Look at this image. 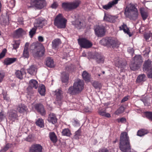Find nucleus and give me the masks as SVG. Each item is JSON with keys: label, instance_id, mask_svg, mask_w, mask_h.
Masks as SVG:
<instances>
[{"label": "nucleus", "instance_id": "obj_49", "mask_svg": "<svg viewBox=\"0 0 152 152\" xmlns=\"http://www.w3.org/2000/svg\"><path fill=\"white\" fill-rule=\"evenodd\" d=\"M145 106H149L150 104V101L148 98L144 97L141 99Z\"/></svg>", "mask_w": 152, "mask_h": 152}, {"label": "nucleus", "instance_id": "obj_38", "mask_svg": "<svg viewBox=\"0 0 152 152\" xmlns=\"http://www.w3.org/2000/svg\"><path fill=\"white\" fill-rule=\"evenodd\" d=\"M38 92L42 96H44L45 92V86L42 84L40 85L38 88Z\"/></svg>", "mask_w": 152, "mask_h": 152}, {"label": "nucleus", "instance_id": "obj_26", "mask_svg": "<svg viewBox=\"0 0 152 152\" xmlns=\"http://www.w3.org/2000/svg\"><path fill=\"white\" fill-rule=\"evenodd\" d=\"M115 62V65L116 66L123 69L126 66V63L122 61L121 59H118Z\"/></svg>", "mask_w": 152, "mask_h": 152}, {"label": "nucleus", "instance_id": "obj_2", "mask_svg": "<svg viewBox=\"0 0 152 152\" xmlns=\"http://www.w3.org/2000/svg\"><path fill=\"white\" fill-rule=\"evenodd\" d=\"M32 55L35 58H38L44 55L45 49L43 46L33 43L30 47Z\"/></svg>", "mask_w": 152, "mask_h": 152}, {"label": "nucleus", "instance_id": "obj_23", "mask_svg": "<svg viewBox=\"0 0 152 152\" xmlns=\"http://www.w3.org/2000/svg\"><path fill=\"white\" fill-rule=\"evenodd\" d=\"M94 58L98 63H103L104 62L103 56L98 53H96L94 55Z\"/></svg>", "mask_w": 152, "mask_h": 152}, {"label": "nucleus", "instance_id": "obj_22", "mask_svg": "<svg viewBox=\"0 0 152 152\" xmlns=\"http://www.w3.org/2000/svg\"><path fill=\"white\" fill-rule=\"evenodd\" d=\"M132 61L141 66L143 62L142 57L140 55H136L133 58Z\"/></svg>", "mask_w": 152, "mask_h": 152}, {"label": "nucleus", "instance_id": "obj_62", "mask_svg": "<svg viewBox=\"0 0 152 152\" xmlns=\"http://www.w3.org/2000/svg\"><path fill=\"white\" fill-rule=\"evenodd\" d=\"M99 152H109L108 150L106 148L101 149L99 151Z\"/></svg>", "mask_w": 152, "mask_h": 152}, {"label": "nucleus", "instance_id": "obj_7", "mask_svg": "<svg viewBox=\"0 0 152 152\" xmlns=\"http://www.w3.org/2000/svg\"><path fill=\"white\" fill-rule=\"evenodd\" d=\"M45 0H31V6L29 7H35L38 9H41L46 5Z\"/></svg>", "mask_w": 152, "mask_h": 152}, {"label": "nucleus", "instance_id": "obj_17", "mask_svg": "<svg viewBox=\"0 0 152 152\" xmlns=\"http://www.w3.org/2000/svg\"><path fill=\"white\" fill-rule=\"evenodd\" d=\"M16 110L19 113L23 114L25 113H27L28 109L25 104H21L18 105Z\"/></svg>", "mask_w": 152, "mask_h": 152}, {"label": "nucleus", "instance_id": "obj_9", "mask_svg": "<svg viewBox=\"0 0 152 152\" xmlns=\"http://www.w3.org/2000/svg\"><path fill=\"white\" fill-rule=\"evenodd\" d=\"M96 35L99 37L104 36L105 33L106 29L105 27L102 25H98L94 29Z\"/></svg>", "mask_w": 152, "mask_h": 152}, {"label": "nucleus", "instance_id": "obj_63", "mask_svg": "<svg viewBox=\"0 0 152 152\" xmlns=\"http://www.w3.org/2000/svg\"><path fill=\"white\" fill-rule=\"evenodd\" d=\"M144 52L145 54L148 55L150 52V48L149 47H147L146 48Z\"/></svg>", "mask_w": 152, "mask_h": 152}, {"label": "nucleus", "instance_id": "obj_56", "mask_svg": "<svg viewBox=\"0 0 152 152\" xmlns=\"http://www.w3.org/2000/svg\"><path fill=\"white\" fill-rule=\"evenodd\" d=\"M15 3L14 0H11L8 4V5L10 8H13L15 6Z\"/></svg>", "mask_w": 152, "mask_h": 152}, {"label": "nucleus", "instance_id": "obj_15", "mask_svg": "<svg viewBox=\"0 0 152 152\" xmlns=\"http://www.w3.org/2000/svg\"><path fill=\"white\" fill-rule=\"evenodd\" d=\"M35 109L42 115H45L46 114V111L42 104L39 103L36 104L34 106Z\"/></svg>", "mask_w": 152, "mask_h": 152}, {"label": "nucleus", "instance_id": "obj_3", "mask_svg": "<svg viewBox=\"0 0 152 152\" xmlns=\"http://www.w3.org/2000/svg\"><path fill=\"white\" fill-rule=\"evenodd\" d=\"M84 83L83 81L79 79L75 82L73 86L70 87L67 93L70 95H76L80 93L83 88Z\"/></svg>", "mask_w": 152, "mask_h": 152}, {"label": "nucleus", "instance_id": "obj_1", "mask_svg": "<svg viewBox=\"0 0 152 152\" xmlns=\"http://www.w3.org/2000/svg\"><path fill=\"white\" fill-rule=\"evenodd\" d=\"M120 149L123 152H130L131 147L130 139L126 132L121 133L119 145Z\"/></svg>", "mask_w": 152, "mask_h": 152}, {"label": "nucleus", "instance_id": "obj_51", "mask_svg": "<svg viewBox=\"0 0 152 152\" xmlns=\"http://www.w3.org/2000/svg\"><path fill=\"white\" fill-rule=\"evenodd\" d=\"M17 116V114L15 112L11 111L9 112V117L10 119L15 118Z\"/></svg>", "mask_w": 152, "mask_h": 152}, {"label": "nucleus", "instance_id": "obj_53", "mask_svg": "<svg viewBox=\"0 0 152 152\" xmlns=\"http://www.w3.org/2000/svg\"><path fill=\"white\" fill-rule=\"evenodd\" d=\"M20 43V42L19 41H15L14 43L13 44V48L15 49H17L19 47Z\"/></svg>", "mask_w": 152, "mask_h": 152}, {"label": "nucleus", "instance_id": "obj_37", "mask_svg": "<svg viewBox=\"0 0 152 152\" xmlns=\"http://www.w3.org/2000/svg\"><path fill=\"white\" fill-rule=\"evenodd\" d=\"M61 43L60 39H55L52 42V48L53 49H56L58 48Z\"/></svg>", "mask_w": 152, "mask_h": 152}, {"label": "nucleus", "instance_id": "obj_16", "mask_svg": "<svg viewBox=\"0 0 152 152\" xmlns=\"http://www.w3.org/2000/svg\"><path fill=\"white\" fill-rule=\"evenodd\" d=\"M117 18L115 16H112L108 14L104 13L103 20L104 21L111 23H115Z\"/></svg>", "mask_w": 152, "mask_h": 152}, {"label": "nucleus", "instance_id": "obj_4", "mask_svg": "<svg viewBox=\"0 0 152 152\" xmlns=\"http://www.w3.org/2000/svg\"><path fill=\"white\" fill-rule=\"evenodd\" d=\"M99 43L104 46H111L113 48H118L120 44L117 41L110 37H107L103 38L99 41Z\"/></svg>", "mask_w": 152, "mask_h": 152}, {"label": "nucleus", "instance_id": "obj_19", "mask_svg": "<svg viewBox=\"0 0 152 152\" xmlns=\"http://www.w3.org/2000/svg\"><path fill=\"white\" fill-rule=\"evenodd\" d=\"M58 119L55 114L53 113H50L48 117V121L53 124H55L57 122Z\"/></svg>", "mask_w": 152, "mask_h": 152}, {"label": "nucleus", "instance_id": "obj_52", "mask_svg": "<svg viewBox=\"0 0 152 152\" xmlns=\"http://www.w3.org/2000/svg\"><path fill=\"white\" fill-rule=\"evenodd\" d=\"M92 85L95 89L100 88L101 86V84L99 82L95 81L92 83Z\"/></svg>", "mask_w": 152, "mask_h": 152}, {"label": "nucleus", "instance_id": "obj_40", "mask_svg": "<svg viewBox=\"0 0 152 152\" xmlns=\"http://www.w3.org/2000/svg\"><path fill=\"white\" fill-rule=\"evenodd\" d=\"M99 113L100 115L107 118H110L111 117L110 114L106 113V109L100 110L99 112Z\"/></svg>", "mask_w": 152, "mask_h": 152}, {"label": "nucleus", "instance_id": "obj_6", "mask_svg": "<svg viewBox=\"0 0 152 152\" xmlns=\"http://www.w3.org/2000/svg\"><path fill=\"white\" fill-rule=\"evenodd\" d=\"M67 20L61 14L57 15L54 21V24L58 28H64L66 27Z\"/></svg>", "mask_w": 152, "mask_h": 152}, {"label": "nucleus", "instance_id": "obj_20", "mask_svg": "<svg viewBox=\"0 0 152 152\" xmlns=\"http://www.w3.org/2000/svg\"><path fill=\"white\" fill-rule=\"evenodd\" d=\"M120 0H113L109 2L107 4L102 6V8L106 10H107L110 9L115 5L117 4L118 1Z\"/></svg>", "mask_w": 152, "mask_h": 152}, {"label": "nucleus", "instance_id": "obj_25", "mask_svg": "<svg viewBox=\"0 0 152 152\" xmlns=\"http://www.w3.org/2000/svg\"><path fill=\"white\" fill-rule=\"evenodd\" d=\"M29 43L28 42L26 43L23 51V56L25 58H28L29 56L28 52V47Z\"/></svg>", "mask_w": 152, "mask_h": 152}, {"label": "nucleus", "instance_id": "obj_59", "mask_svg": "<svg viewBox=\"0 0 152 152\" xmlns=\"http://www.w3.org/2000/svg\"><path fill=\"white\" fill-rule=\"evenodd\" d=\"M58 6L57 2H55L52 4L51 7L53 9H56Z\"/></svg>", "mask_w": 152, "mask_h": 152}, {"label": "nucleus", "instance_id": "obj_64", "mask_svg": "<svg viewBox=\"0 0 152 152\" xmlns=\"http://www.w3.org/2000/svg\"><path fill=\"white\" fill-rule=\"evenodd\" d=\"M126 119L124 118H122L119 120L118 119V122H121V123H124L126 121Z\"/></svg>", "mask_w": 152, "mask_h": 152}, {"label": "nucleus", "instance_id": "obj_5", "mask_svg": "<svg viewBox=\"0 0 152 152\" xmlns=\"http://www.w3.org/2000/svg\"><path fill=\"white\" fill-rule=\"evenodd\" d=\"M80 3V1L79 0H75L71 2L66 1L62 3L61 7L65 11H71L77 8Z\"/></svg>", "mask_w": 152, "mask_h": 152}, {"label": "nucleus", "instance_id": "obj_35", "mask_svg": "<svg viewBox=\"0 0 152 152\" xmlns=\"http://www.w3.org/2000/svg\"><path fill=\"white\" fill-rule=\"evenodd\" d=\"M141 66L139 65L132 61L130 65V67L131 70L135 71L139 69Z\"/></svg>", "mask_w": 152, "mask_h": 152}, {"label": "nucleus", "instance_id": "obj_60", "mask_svg": "<svg viewBox=\"0 0 152 152\" xmlns=\"http://www.w3.org/2000/svg\"><path fill=\"white\" fill-rule=\"evenodd\" d=\"M4 117L5 114L4 112L3 111L1 110V111L0 112V119H2Z\"/></svg>", "mask_w": 152, "mask_h": 152}, {"label": "nucleus", "instance_id": "obj_45", "mask_svg": "<svg viewBox=\"0 0 152 152\" xmlns=\"http://www.w3.org/2000/svg\"><path fill=\"white\" fill-rule=\"evenodd\" d=\"M144 113L146 118L152 121V112L147 111L145 112Z\"/></svg>", "mask_w": 152, "mask_h": 152}, {"label": "nucleus", "instance_id": "obj_48", "mask_svg": "<svg viewBox=\"0 0 152 152\" xmlns=\"http://www.w3.org/2000/svg\"><path fill=\"white\" fill-rule=\"evenodd\" d=\"M81 129H79L75 132L73 138L75 139H78L79 138V137L81 135Z\"/></svg>", "mask_w": 152, "mask_h": 152}, {"label": "nucleus", "instance_id": "obj_61", "mask_svg": "<svg viewBox=\"0 0 152 152\" xmlns=\"http://www.w3.org/2000/svg\"><path fill=\"white\" fill-rule=\"evenodd\" d=\"M26 140L28 142H31L32 140V136L28 135L26 139Z\"/></svg>", "mask_w": 152, "mask_h": 152}, {"label": "nucleus", "instance_id": "obj_50", "mask_svg": "<svg viewBox=\"0 0 152 152\" xmlns=\"http://www.w3.org/2000/svg\"><path fill=\"white\" fill-rule=\"evenodd\" d=\"M37 28L36 27L34 26V27L32 28L29 32V34L31 37L32 38L35 34Z\"/></svg>", "mask_w": 152, "mask_h": 152}, {"label": "nucleus", "instance_id": "obj_14", "mask_svg": "<svg viewBox=\"0 0 152 152\" xmlns=\"http://www.w3.org/2000/svg\"><path fill=\"white\" fill-rule=\"evenodd\" d=\"M38 82L36 80L33 79L31 80L29 82V86L27 88V91L29 93H32V88L37 89L38 87Z\"/></svg>", "mask_w": 152, "mask_h": 152}, {"label": "nucleus", "instance_id": "obj_11", "mask_svg": "<svg viewBox=\"0 0 152 152\" xmlns=\"http://www.w3.org/2000/svg\"><path fill=\"white\" fill-rule=\"evenodd\" d=\"M72 23L75 27L78 29L83 28L86 26L83 21L80 19H76L75 20L72 21Z\"/></svg>", "mask_w": 152, "mask_h": 152}, {"label": "nucleus", "instance_id": "obj_29", "mask_svg": "<svg viewBox=\"0 0 152 152\" xmlns=\"http://www.w3.org/2000/svg\"><path fill=\"white\" fill-rule=\"evenodd\" d=\"M25 34V32L21 28L16 30L14 33V36L16 37H19Z\"/></svg>", "mask_w": 152, "mask_h": 152}, {"label": "nucleus", "instance_id": "obj_41", "mask_svg": "<svg viewBox=\"0 0 152 152\" xmlns=\"http://www.w3.org/2000/svg\"><path fill=\"white\" fill-rule=\"evenodd\" d=\"M27 71L30 75H34L36 72V69L34 66L31 65L27 69Z\"/></svg>", "mask_w": 152, "mask_h": 152}, {"label": "nucleus", "instance_id": "obj_27", "mask_svg": "<svg viewBox=\"0 0 152 152\" xmlns=\"http://www.w3.org/2000/svg\"><path fill=\"white\" fill-rule=\"evenodd\" d=\"M140 15L142 18L144 20H145L148 16V12L144 8H141L140 9Z\"/></svg>", "mask_w": 152, "mask_h": 152}, {"label": "nucleus", "instance_id": "obj_28", "mask_svg": "<svg viewBox=\"0 0 152 152\" xmlns=\"http://www.w3.org/2000/svg\"><path fill=\"white\" fill-rule=\"evenodd\" d=\"M49 137L53 143H56L58 140L57 136L54 132H50L49 133Z\"/></svg>", "mask_w": 152, "mask_h": 152}, {"label": "nucleus", "instance_id": "obj_36", "mask_svg": "<svg viewBox=\"0 0 152 152\" xmlns=\"http://www.w3.org/2000/svg\"><path fill=\"white\" fill-rule=\"evenodd\" d=\"M17 59L16 58H7L4 60V63L6 65H9L15 62Z\"/></svg>", "mask_w": 152, "mask_h": 152}, {"label": "nucleus", "instance_id": "obj_39", "mask_svg": "<svg viewBox=\"0 0 152 152\" xmlns=\"http://www.w3.org/2000/svg\"><path fill=\"white\" fill-rule=\"evenodd\" d=\"M82 76L83 79L86 81H89L90 75L86 71H84L83 72Z\"/></svg>", "mask_w": 152, "mask_h": 152}, {"label": "nucleus", "instance_id": "obj_54", "mask_svg": "<svg viewBox=\"0 0 152 152\" xmlns=\"http://www.w3.org/2000/svg\"><path fill=\"white\" fill-rule=\"evenodd\" d=\"M147 72V76L148 78H152V68L148 70H146V71Z\"/></svg>", "mask_w": 152, "mask_h": 152}, {"label": "nucleus", "instance_id": "obj_55", "mask_svg": "<svg viewBox=\"0 0 152 152\" xmlns=\"http://www.w3.org/2000/svg\"><path fill=\"white\" fill-rule=\"evenodd\" d=\"M7 50L6 49L4 48L2 52L0 54V59L2 58L4 56Z\"/></svg>", "mask_w": 152, "mask_h": 152}, {"label": "nucleus", "instance_id": "obj_46", "mask_svg": "<svg viewBox=\"0 0 152 152\" xmlns=\"http://www.w3.org/2000/svg\"><path fill=\"white\" fill-rule=\"evenodd\" d=\"M124 107L123 106H121L115 111V113L116 115H119L120 114L124 112Z\"/></svg>", "mask_w": 152, "mask_h": 152}, {"label": "nucleus", "instance_id": "obj_30", "mask_svg": "<svg viewBox=\"0 0 152 152\" xmlns=\"http://www.w3.org/2000/svg\"><path fill=\"white\" fill-rule=\"evenodd\" d=\"M126 9H128V10H129L128 12H127L128 13H130V12H138L137 9L136 8V6L133 4H131L129 8L126 6L124 11H126Z\"/></svg>", "mask_w": 152, "mask_h": 152}, {"label": "nucleus", "instance_id": "obj_34", "mask_svg": "<svg viewBox=\"0 0 152 152\" xmlns=\"http://www.w3.org/2000/svg\"><path fill=\"white\" fill-rule=\"evenodd\" d=\"M46 65L50 67H53L54 66L55 64L53 59L51 58H47L46 61Z\"/></svg>", "mask_w": 152, "mask_h": 152}, {"label": "nucleus", "instance_id": "obj_8", "mask_svg": "<svg viewBox=\"0 0 152 152\" xmlns=\"http://www.w3.org/2000/svg\"><path fill=\"white\" fill-rule=\"evenodd\" d=\"M77 40L78 44L82 48H88L92 45V43L85 38H79Z\"/></svg>", "mask_w": 152, "mask_h": 152}, {"label": "nucleus", "instance_id": "obj_33", "mask_svg": "<svg viewBox=\"0 0 152 152\" xmlns=\"http://www.w3.org/2000/svg\"><path fill=\"white\" fill-rule=\"evenodd\" d=\"M146 76L144 74L139 75L136 79V82L138 83H142L146 80Z\"/></svg>", "mask_w": 152, "mask_h": 152}, {"label": "nucleus", "instance_id": "obj_44", "mask_svg": "<svg viewBox=\"0 0 152 152\" xmlns=\"http://www.w3.org/2000/svg\"><path fill=\"white\" fill-rule=\"evenodd\" d=\"M36 124L37 125L41 128L43 127L44 126L43 121L42 119H38L36 122Z\"/></svg>", "mask_w": 152, "mask_h": 152}, {"label": "nucleus", "instance_id": "obj_18", "mask_svg": "<svg viewBox=\"0 0 152 152\" xmlns=\"http://www.w3.org/2000/svg\"><path fill=\"white\" fill-rule=\"evenodd\" d=\"M56 100L60 102L63 98V92L60 89L56 90L55 91Z\"/></svg>", "mask_w": 152, "mask_h": 152}, {"label": "nucleus", "instance_id": "obj_12", "mask_svg": "<svg viewBox=\"0 0 152 152\" xmlns=\"http://www.w3.org/2000/svg\"><path fill=\"white\" fill-rule=\"evenodd\" d=\"M129 11L128 9H126V11L124 12V14L126 17L129 18L131 20H135L137 19L138 12H130V13H128L127 12Z\"/></svg>", "mask_w": 152, "mask_h": 152}, {"label": "nucleus", "instance_id": "obj_32", "mask_svg": "<svg viewBox=\"0 0 152 152\" xmlns=\"http://www.w3.org/2000/svg\"><path fill=\"white\" fill-rule=\"evenodd\" d=\"M61 79L62 82L67 83L69 80V74L65 72H63L61 73Z\"/></svg>", "mask_w": 152, "mask_h": 152}, {"label": "nucleus", "instance_id": "obj_21", "mask_svg": "<svg viewBox=\"0 0 152 152\" xmlns=\"http://www.w3.org/2000/svg\"><path fill=\"white\" fill-rule=\"evenodd\" d=\"M120 30H123L124 32L128 35L130 37L132 36V34L130 32V30L127 26L124 23H123V25L119 27Z\"/></svg>", "mask_w": 152, "mask_h": 152}, {"label": "nucleus", "instance_id": "obj_10", "mask_svg": "<svg viewBox=\"0 0 152 152\" xmlns=\"http://www.w3.org/2000/svg\"><path fill=\"white\" fill-rule=\"evenodd\" d=\"M36 21V23L34 24V26L39 29L42 28L47 23V22L45 18L41 17L37 19Z\"/></svg>", "mask_w": 152, "mask_h": 152}, {"label": "nucleus", "instance_id": "obj_43", "mask_svg": "<svg viewBox=\"0 0 152 152\" xmlns=\"http://www.w3.org/2000/svg\"><path fill=\"white\" fill-rule=\"evenodd\" d=\"M62 135L63 136H70L71 134L70 130L68 129H65L63 130L61 132Z\"/></svg>", "mask_w": 152, "mask_h": 152}, {"label": "nucleus", "instance_id": "obj_57", "mask_svg": "<svg viewBox=\"0 0 152 152\" xmlns=\"http://www.w3.org/2000/svg\"><path fill=\"white\" fill-rule=\"evenodd\" d=\"M5 75L4 73L0 72V83L3 80Z\"/></svg>", "mask_w": 152, "mask_h": 152}, {"label": "nucleus", "instance_id": "obj_47", "mask_svg": "<svg viewBox=\"0 0 152 152\" xmlns=\"http://www.w3.org/2000/svg\"><path fill=\"white\" fill-rule=\"evenodd\" d=\"M12 144L10 143H7L3 148L0 151V152H5L11 147Z\"/></svg>", "mask_w": 152, "mask_h": 152}, {"label": "nucleus", "instance_id": "obj_58", "mask_svg": "<svg viewBox=\"0 0 152 152\" xmlns=\"http://www.w3.org/2000/svg\"><path fill=\"white\" fill-rule=\"evenodd\" d=\"M144 36L145 39L146 40H147L151 37V33L145 34L144 35Z\"/></svg>", "mask_w": 152, "mask_h": 152}, {"label": "nucleus", "instance_id": "obj_31", "mask_svg": "<svg viewBox=\"0 0 152 152\" xmlns=\"http://www.w3.org/2000/svg\"><path fill=\"white\" fill-rule=\"evenodd\" d=\"M25 73L24 69L22 68L20 70H18L16 71L15 72V74L18 78L20 79H22L23 78V76L24 75Z\"/></svg>", "mask_w": 152, "mask_h": 152}, {"label": "nucleus", "instance_id": "obj_42", "mask_svg": "<svg viewBox=\"0 0 152 152\" xmlns=\"http://www.w3.org/2000/svg\"><path fill=\"white\" fill-rule=\"evenodd\" d=\"M148 133V131L145 129H141L139 130L137 132V135L142 137L147 134Z\"/></svg>", "mask_w": 152, "mask_h": 152}, {"label": "nucleus", "instance_id": "obj_24", "mask_svg": "<svg viewBox=\"0 0 152 152\" xmlns=\"http://www.w3.org/2000/svg\"><path fill=\"white\" fill-rule=\"evenodd\" d=\"M151 63V61L149 59H148L145 61L143 65V71H145L146 70H148V69L152 68Z\"/></svg>", "mask_w": 152, "mask_h": 152}, {"label": "nucleus", "instance_id": "obj_13", "mask_svg": "<svg viewBox=\"0 0 152 152\" xmlns=\"http://www.w3.org/2000/svg\"><path fill=\"white\" fill-rule=\"evenodd\" d=\"M42 147L39 144H35L31 145L30 147L29 152H42Z\"/></svg>", "mask_w": 152, "mask_h": 152}]
</instances>
